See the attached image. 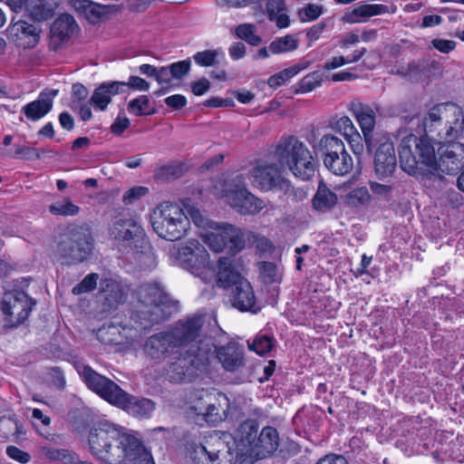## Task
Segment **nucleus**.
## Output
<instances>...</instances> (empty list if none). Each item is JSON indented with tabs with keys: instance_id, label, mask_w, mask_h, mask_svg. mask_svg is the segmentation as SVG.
<instances>
[{
	"instance_id": "obj_1",
	"label": "nucleus",
	"mask_w": 464,
	"mask_h": 464,
	"mask_svg": "<svg viewBox=\"0 0 464 464\" xmlns=\"http://www.w3.org/2000/svg\"><path fill=\"white\" fill-rule=\"evenodd\" d=\"M407 135L401 140L399 148V159L401 169L410 175H420L426 186H430V180H440L436 172L437 155L434 144L429 138Z\"/></svg>"
},
{
	"instance_id": "obj_2",
	"label": "nucleus",
	"mask_w": 464,
	"mask_h": 464,
	"mask_svg": "<svg viewBox=\"0 0 464 464\" xmlns=\"http://www.w3.org/2000/svg\"><path fill=\"white\" fill-rule=\"evenodd\" d=\"M136 300L130 324L137 331L150 330L170 316L171 300L158 282L140 285L136 290Z\"/></svg>"
},
{
	"instance_id": "obj_3",
	"label": "nucleus",
	"mask_w": 464,
	"mask_h": 464,
	"mask_svg": "<svg viewBox=\"0 0 464 464\" xmlns=\"http://www.w3.org/2000/svg\"><path fill=\"white\" fill-rule=\"evenodd\" d=\"M81 376L89 389L110 403L121 407L134 416L149 417L155 410L153 401L129 395L114 382L98 373L88 365L82 367Z\"/></svg>"
},
{
	"instance_id": "obj_4",
	"label": "nucleus",
	"mask_w": 464,
	"mask_h": 464,
	"mask_svg": "<svg viewBox=\"0 0 464 464\" xmlns=\"http://www.w3.org/2000/svg\"><path fill=\"white\" fill-rule=\"evenodd\" d=\"M426 135L444 141L459 139L464 130V113L455 103H441L430 108L422 120Z\"/></svg>"
},
{
	"instance_id": "obj_5",
	"label": "nucleus",
	"mask_w": 464,
	"mask_h": 464,
	"mask_svg": "<svg viewBox=\"0 0 464 464\" xmlns=\"http://www.w3.org/2000/svg\"><path fill=\"white\" fill-rule=\"evenodd\" d=\"M214 343L212 339L203 340L185 352H179L168 364L166 374L172 382H191L197 371L205 369L209 363Z\"/></svg>"
},
{
	"instance_id": "obj_6",
	"label": "nucleus",
	"mask_w": 464,
	"mask_h": 464,
	"mask_svg": "<svg viewBox=\"0 0 464 464\" xmlns=\"http://www.w3.org/2000/svg\"><path fill=\"white\" fill-rule=\"evenodd\" d=\"M111 237L135 251L136 260L143 268L156 266V256L142 227L131 218H117L110 228Z\"/></svg>"
},
{
	"instance_id": "obj_7",
	"label": "nucleus",
	"mask_w": 464,
	"mask_h": 464,
	"mask_svg": "<svg viewBox=\"0 0 464 464\" xmlns=\"http://www.w3.org/2000/svg\"><path fill=\"white\" fill-rule=\"evenodd\" d=\"M274 159L297 178L310 179L315 173L316 162L304 143L295 137L282 139L273 153Z\"/></svg>"
},
{
	"instance_id": "obj_8",
	"label": "nucleus",
	"mask_w": 464,
	"mask_h": 464,
	"mask_svg": "<svg viewBox=\"0 0 464 464\" xmlns=\"http://www.w3.org/2000/svg\"><path fill=\"white\" fill-rule=\"evenodd\" d=\"M132 435L121 433L113 424L101 422L89 433V446L92 455L110 464L121 462L126 447L125 439Z\"/></svg>"
},
{
	"instance_id": "obj_9",
	"label": "nucleus",
	"mask_w": 464,
	"mask_h": 464,
	"mask_svg": "<svg viewBox=\"0 0 464 464\" xmlns=\"http://www.w3.org/2000/svg\"><path fill=\"white\" fill-rule=\"evenodd\" d=\"M150 220L157 235L169 241L180 239L189 227V219L183 209L171 202L160 203L153 210Z\"/></svg>"
},
{
	"instance_id": "obj_10",
	"label": "nucleus",
	"mask_w": 464,
	"mask_h": 464,
	"mask_svg": "<svg viewBox=\"0 0 464 464\" xmlns=\"http://www.w3.org/2000/svg\"><path fill=\"white\" fill-rule=\"evenodd\" d=\"M92 250V237L88 227H73L62 234L55 255L65 265H76L88 258Z\"/></svg>"
},
{
	"instance_id": "obj_11",
	"label": "nucleus",
	"mask_w": 464,
	"mask_h": 464,
	"mask_svg": "<svg viewBox=\"0 0 464 464\" xmlns=\"http://www.w3.org/2000/svg\"><path fill=\"white\" fill-rule=\"evenodd\" d=\"M36 305V300L24 291L14 289L5 292L0 302L5 327L16 328L24 324Z\"/></svg>"
},
{
	"instance_id": "obj_12",
	"label": "nucleus",
	"mask_w": 464,
	"mask_h": 464,
	"mask_svg": "<svg viewBox=\"0 0 464 464\" xmlns=\"http://www.w3.org/2000/svg\"><path fill=\"white\" fill-rule=\"evenodd\" d=\"M172 254L179 265L194 276L207 281L212 273L209 255L197 240H188L179 248L174 247Z\"/></svg>"
},
{
	"instance_id": "obj_13",
	"label": "nucleus",
	"mask_w": 464,
	"mask_h": 464,
	"mask_svg": "<svg viewBox=\"0 0 464 464\" xmlns=\"http://www.w3.org/2000/svg\"><path fill=\"white\" fill-rule=\"evenodd\" d=\"M211 230H206L200 237L203 242L214 252L219 253L227 248L233 253H238L242 250L240 241V228L230 225L212 222L209 223Z\"/></svg>"
},
{
	"instance_id": "obj_14",
	"label": "nucleus",
	"mask_w": 464,
	"mask_h": 464,
	"mask_svg": "<svg viewBox=\"0 0 464 464\" xmlns=\"http://www.w3.org/2000/svg\"><path fill=\"white\" fill-rule=\"evenodd\" d=\"M436 172L440 180H430V186L440 188L444 183V174L456 175L463 166L464 144L455 140L444 141L437 150Z\"/></svg>"
},
{
	"instance_id": "obj_15",
	"label": "nucleus",
	"mask_w": 464,
	"mask_h": 464,
	"mask_svg": "<svg viewBox=\"0 0 464 464\" xmlns=\"http://www.w3.org/2000/svg\"><path fill=\"white\" fill-rule=\"evenodd\" d=\"M204 323L205 316L195 314L179 319L169 328L179 349L187 346L190 348L203 340L209 339L208 337L201 338Z\"/></svg>"
},
{
	"instance_id": "obj_16",
	"label": "nucleus",
	"mask_w": 464,
	"mask_h": 464,
	"mask_svg": "<svg viewBox=\"0 0 464 464\" xmlns=\"http://www.w3.org/2000/svg\"><path fill=\"white\" fill-rule=\"evenodd\" d=\"M369 152H373V168L379 179L392 175L397 167V158L393 142L386 134L373 141L371 147H366Z\"/></svg>"
},
{
	"instance_id": "obj_17",
	"label": "nucleus",
	"mask_w": 464,
	"mask_h": 464,
	"mask_svg": "<svg viewBox=\"0 0 464 464\" xmlns=\"http://www.w3.org/2000/svg\"><path fill=\"white\" fill-rule=\"evenodd\" d=\"M284 169L278 161H264L252 168L249 175L253 184L263 190L287 189L288 180L282 176Z\"/></svg>"
},
{
	"instance_id": "obj_18",
	"label": "nucleus",
	"mask_w": 464,
	"mask_h": 464,
	"mask_svg": "<svg viewBox=\"0 0 464 464\" xmlns=\"http://www.w3.org/2000/svg\"><path fill=\"white\" fill-rule=\"evenodd\" d=\"M227 446L219 437H210L204 444H191L189 446V458L194 464H227L223 463L220 453L226 450Z\"/></svg>"
},
{
	"instance_id": "obj_19",
	"label": "nucleus",
	"mask_w": 464,
	"mask_h": 464,
	"mask_svg": "<svg viewBox=\"0 0 464 464\" xmlns=\"http://www.w3.org/2000/svg\"><path fill=\"white\" fill-rule=\"evenodd\" d=\"M179 347L169 331H162L152 334L144 343L145 354L154 361H163L178 353Z\"/></svg>"
},
{
	"instance_id": "obj_20",
	"label": "nucleus",
	"mask_w": 464,
	"mask_h": 464,
	"mask_svg": "<svg viewBox=\"0 0 464 464\" xmlns=\"http://www.w3.org/2000/svg\"><path fill=\"white\" fill-rule=\"evenodd\" d=\"M348 108L359 123L366 147H371L375 140L386 135L384 133H373L376 114L369 105L353 101L350 102Z\"/></svg>"
},
{
	"instance_id": "obj_21",
	"label": "nucleus",
	"mask_w": 464,
	"mask_h": 464,
	"mask_svg": "<svg viewBox=\"0 0 464 464\" xmlns=\"http://www.w3.org/2000/svg\"><path fill=\"white\" fill-rule=\"evenodd\" d=\"M214 353L224 370L227 372H236L244 366V350L236 343H228L222 346L214 343L211 355Z\"/></svg>"
},
{
	"instance_id": "obj_22",
	"label": "nucleus",
	"mask_w": 464,
	"mask_h": 464,
	"mask_svg": "<svg viewBox=\"0 0 464 464\" xmlns=\"http://www.w3.org/2000/svg\"><path fill=\"white\" fill-rule=\"evenodd\" d=\"M329 126L344 137L356 156L362 154L364 150V146L362 142V138L348 116L331 118Z\"/></svg>"
},
{
	"instance_id": "obj_23",
	"label": "nucleus",
	"mask_w": 464,
	"mask_h": 464,
	"mask_svg": "<svg viewBox=\"0 0 464 464\" xmlns=\"http://www.w3.org/2000/svg\"><path fill=\"white\" fill-rule=\"evenodd\" d=\"M227 203L242 215H253L260 211L263 201L245 188L231 191L226 195Z\"/></svg>"
},
{
	"instance_id": "obj_24",
	"label": "nucleus",
	"mask_w": 464,
	"mask_h": 464,
	"mask_svg": "<svg viewBox=\"0 0 464 464\" xmlns=\"http://www.w3.org/2000/svg\"><path fill=\"white\" fill-rule=\"evenodd\" d=\"M229 302L233 307L239 311H252L256 304V296L250 283L247 280H242L231 286L229 289Z\"/></svg>"
},
{
	"instance_id": "obj_25",
	"label": "nucleus",
	"mask_w": 464,
	"mask_h": 464,
	"mask_svg": "<svg viewBox=\"0 0 464 464\" xmlns=\"http://www.w3.org/2000/svg\"><path fill=\"white\" fill-rule=\"evenodd\" d=\"M126 86L125 82H106L100 84L93 91L90 98V104L99 111H105L111 103L112 96L122 92V88Z\"/></svg>"
},
{
	"instance_id": "obj_26",
	"label": "nucleus",
	"mask_w": 464,
	"mask_h": 464,
	"mask_svg": "<svg viewBox=\"0 0 464 464\" xmlns=\"http://www.w3.org/2000/svg\"><path fill=\"white\" fill-rule=\"evenodd\" d=\"M278 445L279 437L276 430L267 426L258 434L250 450L257 458L264 459L275 452Z\"/></svg>"
},
{
	"instance_id": "obj_27",
	"label": "nucleus",
	"mask_w": 464,
	"mask_h": 464,
	"mask_svg": "<svg viewBox=\"0 0 464 464\" xmlns=\"http://www.w3.org/2000/svg\"><path fill=\"white\" fill-rule=\"evenodd\" d=\"M20 8L24 7L35 21L51 18L57 6V0H13Z\"/></svg>"
},
{
	"instance_id": "obj_28",
	"label": "nucleus",
	"mask_w": 464,
	"mask_h": 464,
	"mask_svg": "<svg viewBox=\"0 0 464 464\" xmlns=\"http://www.w3.org/2000/svg\"><path fill=\"white\" fill-rule=\"evenodd\" d=\"M78 26L74 18L70 14H62L51 27V41L54 48L67 42L77 31Z\"/></svg>"
},
{
	"instance_id": "obj_29",
	"label": "nucleus",
	"mask_w": 464,
	"mask_h": 464,
	"mask_svg": "<svg viewBox=\"0 0 464 464\" xmlns=\"http://www.w3.org/2000/svg\"><path fill=\"white\" fill-rule=\"evenodd\" d=\"M126 447H124V455L121 461L123 464H154L152 457L147 451L142 443L134 436L130 439H125Z\"/></svg>"
},
{
	"instance_id": "obj_30",
	"label": "nucleus",
	"mask_w": 464,
	"mask_h": 464,
	"mask_svg": "<svg viewBox=\"0 0 464 464\" xmlns=\"http://www.w3.org/2000/svg\"><path fill=\"white\" fill-rule=\"evenodd\" d=\"M388 13V6L382 4H367L361 2L353 11L343 16V21L349 24L364 23L374 15Z\"/></svg>"
},
{
	"instance_id": "obj_31",
	"label": "nucleus",
	"mask_w": 464,
	"mask_h": 464,
	"mask_svg": "<svg viewBox=\"0 0 464 464\" xmlns=\"http://www.w3.org/2000/svg\"><path fill=\"white\" fill-rule=\"evenodd\" d=\"M57 91L51 93L41 92L38 99L24 105L21 111L30 121H35L46 115L53 108V99Z\"/></svg>"
},
{
	"instance_id": "obj_32",
	"label": "nucleus",
	"mask_w": 464,
	"mask_h": 464,
	"mask_svg": "<svg viewBox=\"0 0 464 464\" xmlns=\"http://www.w3.org/2000/svg\"><path fill=\"white\" fill-rule=\"evenodd\" d=\"M312 147L315 155L322 159L323 163L326 160V158L341 153L345 149L343 141L331 133L324 134L314 141Z\"/></svg>"
},
{
	"instance_id": "obj_33",
	"label": "nucleus",
	"mask_w": 464,
	"mask_h": 464,
	"mask_svg": "<svg viewBox=\"0 0 464 464\" xmlns=\"http://www.w3.org/2000/svg\"><path fill=\"white\" fill-rule=\"evenodd\" d=\"M324 165L331 173L336 176H344L353 169V160L346 149H343L341 153L326 158Z\"/></svg>"
},
{
	"instance_id": "obj_34",
	"label": "nucleus",
	"mask_w": 464,
	"mask_h": 464,
	"mask_svg": "<svg viewBox=\"0 0 464 464\" xmlns=\"http://www.w3.org/2000/svg\"><path fill=\"white\" fill-rule=\"evenodd\" d=\"M218 281L228 289H231L232 285H235L243 278L240 274L234 268L232 265V259L227 256H222L219 258L218 263Z\"/></svg>"
},
{
	"instance_id": "obj_35",
	"label": "nucleus",
	"mask_w": 464,
	"mask_h": 464,
	"mask_svg": "<svg viewBox=\"0 0 464 464\" xmlns=\"http://www.w3.org/2000/svg\"><path fill=\"white\" fill-rule=\"evenodd\" d=\"M100 291L110 308H115L124 301V293L118 282L111 278H103L100 281Z\"/></svg>"
},
{
	"instance_id": "obj_36",
	"label": "nucleus",
	"mask_w": 464,
	"mask_h": 464,
	"mask_svg": "<svg viewBox=\"0 0 464 464\" xmlns=\"http://www.w3.org/2000/svg\"><path fill=\"white\" fill-rule=\"evenodd\" d=\"M337 203V196L324 183H320L313 198V206L320 211H327Z\"/></svg>"
},
{
	"instance_id": "obj_37",
	"label": "nucleus",
	"mask_w": 464,
	"mask_h": 464,
	"mask_svg": "<svg viewBox=\"0 0 464 464\" xmlns=\"http://www.w3.org/2000/svg\"><path fill=\"white\" fill-rule=\"evenodd\" d=\"M240 241L242 249L246 246L255 248L260 252H267L272 248V243L264 236L256 234L252 231H243L240 229Z\"/></svg>"
},
{
	"instance_id": "obj_38",
	"label": "nucleus",
	"mask_w": 464,
	"mask_h": 464,
	"mask_svg": "<svg viewBox=\"0 0 464 464\" xmlns=\"http://www.w3.org/2000/svg\"><path fill=\"white\" fill-rule=\"evenodd\" d=\"M44 454L49 460L60 461L62 464H77L79 461L75 453L65 449H45Z\"/></svg>"
},
{
	"instance_id": "obj_39",
	"label": "nucleus",
	"mask_w": 464,
	"mask_h": 464,
	"mask_svg": "<svg viewBox=\"0 0 464 464\" xmlns=\"http://www.w3.org/2000/svg\"><path fill=\"white\" fill-rule=\"evenodd\" d=\"M220 58H224V53L219 50H205L193 55L195 63L202 67L218 65Z\"/></svg>"
},
{
	"instance_id": "obj_40",
	"label": "nucleus",
	"mask_w": 464,
	"mask_h": 464,
	"mask_svg": "<svg viewBox=\"0 0 464 464\" xmlns=\"http://www.w3.org/2000/svg\"><path fill=\"white\" fill-rule=\"evenodd\" d=\"M298 46V41L292 35H285L274 40L269 44V51L274 53H281L285 52L294 51Z\"/></svg>"
},
{
	"instance_id": "obj_41",
	"label": "nucleus",
	"mask_w": 464,
	"mask_h": 464,
	"mask_svg": "<svg viewBox=\"0 0 464 464\" xmlns=\"http://www.w3.org/2000/svg\"><path fill=\"white\" fill-rule=\"evenodd\" d=\"M258 423L255 420H246L240 425L241 440L249 446L250 449L258 436Z\"/></svg>"
},
{
	"instance_id": "obj_42",
	"label": "nucleus",
	"mask_w": 464,
	"mask_h": 464,
	"mask_svg": "<svg viewBox=\"0 0 464 464\" xmlns=\"http://www.w3.org/2000/svg\"><path fill=\"white\" fill-rule=\"evenodd\" d=\"M49 211L55 216L69 217L77 215L80 208L74 205L69 198H63L50 205Z\"/></svg>"
},
{
	"instance_id": "obj_43",
	"label": "nucleus",
	"mask_w": 464,
	"mask_h": 464,
	"mask_svg": "<svg viewBox=\"0 0 464 464\" xmlns=\"http://www.w3.org/2000/svg\"><path fill=\"white\" fill-rule=\"evenodd\" d=\"M191 410H193L197 415L204 416L208 422H217L222 420L219 409L210 402H207L204 405L202 403L192 405Z\"/></svg>"
},
{
	"instance_id": "obj_44",
	"label": "nucleus",
	"mask_w": 464,
	"mask_h": 464,
	"mask_svg": "<svg viewBox=\"0 0 464 464\" xmlns=\"http://www.w3.org/2000/svg\"><path fill=\"white\" fill-rule=\"evenodd\" d=\"M324 80V73L314 71L304 76L298 83V92H308L320 86Z\"/></svg>"
},
{
	"instance_id": "obj_45",
	"label": "nucleus",
	"mask_w": 464,
	"mask_h": 464,
	"mask_svg": "<svg viewBox=\"0 0 464 464\" xmlns=\"http://www.w3.org/2000/svg\"><path fill=\"white\" fill-rule=\"evenodd\" d=\"M128 110L136 116L151 115L155 112L154 110H150V100L146 95L130 101Z\"/></svg>"
},
{
	"instance_id": "obj_46",
	"label": "nucleus",
	"mask_w": 464,
	"mask_h": 464,
	"mask_svg": "<svg viewBox=\"0 0 464 464\" xmlns=\"http://www.w3.org/2000/svg\"><path fill=\"white\" fill-rule=\"evenodd\" d=\"M237 35L245 40L246 43L253 46H256L261 43V38L256 34V27L250 24H243L237 27Z\"/></svg>"
},
{
	"instance_id": "obj_47",
	"label": "nucleus",
	"mask_w": 464,
	"mask_h": 464,
	"mask_svg": "<svg viewBox=\"0 0 464 464\" xmlns=\"http://www.w3.org/2000/svg\"><path fill=\"white\" fill-rule=\"evenodd\" d=\"M259 271L262 280L266 284H273L280 280V274L278 273L277 266L272 262L259 263Z\"/></svg>"
},
{
	"instance_id": "obj_48",
	"label": "nucleus",
	"mask_w": 464,
	"mask_h": 464,
	"mask_svg": "<svg viewBox=\"0 0 464 464\" xmlns=\"http://www.w3.org/2000/svg\"><path fill=\"white\" fill-rule=\"evenodd\" d=\"M273 345V338L266 334L257 335L251 343H248L249 349L260 355L270 352Z\"/></svg>"
},
{
	"instance_id": "obj_49",
	"label": "nucleus",
	"mask_w": 464,
	"mask_h": 464,
	"mask_svg": "<svg viewBox=\"0 0 464 464\" xmlns=\"http://www.w3.org/2000/svg\"><path fill=\"white\" fill-rule=\"evenodd\" d=\"M97 338L104 344L120 343L119 330L115 325L102 326L97 332Z\"/></svg>"
},
{
	"instance_id": "obj_50",
	"label": "nucleus",
	"mask_w": 464,
	"mask_h": 464,
	"mask_svg": "<svg viewBox=\"0 0 464 464\" xmlns=\"http://www.w3.org/2000/svg\"><path fill=\"white\" fill-rule=\"evenodd\" d=\"M183 173L184 166L182 164H171L160 168L157 176L163 180H172L181 177Z\"/></svg>"
},
{
	"instance_id": "obj_51",
	"label": "nucleus",
	"mask_w": 464,
	"mask_h": 464,
	"mask_svg": "<svg viewBox=\"0 0 464 464\" xmlns=\"http://www.w3.org/2000/svg\"><path fill=\"white\" fill-rule=\"evenodd\" d=\"M99 279V275L96 273H91L87 275L81 283L76 285L72 292L74 295H81L83 293H87L92 291L97 286V282Z\"/></svg>"
},
{
	"instance_id": "obj_52",
	"label": "nucleus",
	"mask_w": 464,
	"mask_h": 464,
	"mask_svg": "<svg viewBox=\"0 0 464 464\" xmlns=\"http://www.w3.org/2000/svg\"><path fill=\"white\" fill-rule=\"evenodd\" d=\"M185 210L187 217L191 218L194 224L199 227H209V223L213 222L206 218L201 211L194 206L186 205Z\"/></svg>"
},
{
	"instance_id": "obj_53",
	"label": "nucleus",
	"mask_w": 464,
	"mask_h": 464,
	"mask_svg": "<svg viewBox=\"0 0 464 464\" xmlns=\"http://www.w3.org/2000/svg\"><path fill=\"white\" fill-rule=\"evenodd\" d=\"M12 30L15 33V34H21L24 36H31L34 42L37 40L38 28L25 21H18L13 25Z\"/></svg>"
},
{
	"instance_id": "obj_54",
	"label": "nucleus",
	"mask_w": 464,
	"mask_h": 464,
	"mask_svg": "<svg viewBox=\"0 0 464 464\" xmlns=\"http://www.w3.org/2000/svg\"><path fill=\"white\" fill-rule=\"evenodd\" d=\"M370 198L368 189L363 187L353 189L348 195L349 202L353 206L364 205L368 203Z\"/></svg>"
},
{
	"instance_id": "obj_55",
	"label": "nucleus",
	"mask_w": 464,
	"mask_h": 464,
	"mask_svg": "<svg viewBox=\"0 0 464 464\" xmlns=\"http://www.w3.org/2000/svg\"><path fill=\"white\" fill-rule=\"evenodd\" d=\"M149 192L148 188L143 186L133 187L128 189L123 195L122 200L124 204L130 205L145 196Z\"/></svg>"
},
{
	"instance_id": "obj_56",
	"label": "nucleus",
	"mask_w": 464,
	"mask_h": 464,
	"mask_svg": "<svg viewBox=\"0 0 464 464\" xmlns=\"http://www.w3.org/2000/svg\"><path fill=\"white\" fill-rule=\"evenodd\" d=\"M190 65V60H183L170 64L169 67L170 69L172 78L181 79L188 73Z\"/></svg>"
},
{
	"instance_id": "obj_57",
	"label": "nucleus",
	"mask_w": 464,
	"mask_h": 464,
	"mask_svg": "<svg viewBox=\"0 0 464 464\" xmlns=\"http://www.w3.org/2000/svg\"><path fill=\"white\" fill-rule=\"evenodd\" d=\"M264 0H219L218 5L220 6H230L236 8H241L248 5L254 6V8H261Z\"/></svg>"
},
{
	"instance_id": "obj_58",
	"label": "nucleus",
	"mask_w": 464,
	"mask_h": 464,
	"mask_svg": "<svg viewBox=\"0 0 464 464\" xmlns=\"http://www.w3.org/2000/svg\"><path fill=\"white\" fill-rule=\"evenodd\" d=\"M72 102L71 105L84 103L88 98L89 92L82 83H74L72 87Z\"/></svg>"
},
{
	"instance_id": "obj_59",
	"label": "nucleus",
	"mask_w": 464,
	"mask_h": 464,
	"mask_svg": "<svg viewBox=\"0 0 464 464\" xmlns=\"http://www.w3.org/2000/svg\"><path fill=\"white\" fill-rule=\"evenodd\" d=\"M321 14L322 6L313 4H309L299 12L300 18L303 22L315 20Z\"/></svg>"
},
{
	"instance_id": "obj_60",
	"label": "nucleus",
	"mask_w": 464,
	"mask_h": 464,
	"mask_svg": "<svg viewBox=\"0 0 464 464\" xmlns=\"http://www.w3.org/2000/svg\"><path fill=\"white\" fill-rule=\"evenodd\" d=\"M103 14L102 8L99 4L90 0V5L86 7L82 15L91 23H95Z\"/></svg>"
},
{
	"instance_id": "obj_61",
	"label": "nucleus",
	"mask_w": 464,
	"mask_h": 464,
	"mask_svg": "<svg viewBox=\"0 0 464 464\" xmlns=\"http://www.w3.org/2000/svg\"><path fill=\"white\" fill-rule=\"evenodd\" d=\"M279 190L283 191L287 196V199H289L293 202L302 201L304 198H306V197H307L306 191H304L303 188H300L292 187L289 181H288L287 189H279Z\"/></svg>"
},
{
	"instance_id": "obj_62",
	"label": "nucleus",
	"mask_w": 464,
	"mask_h": 464,
	"mask_svg": "<svg viewBox=\"0 0 464 464\" xmlns=\"http://www.w3.org/2000/svg\"><path fill=\"white\" fill-rule=\"evenodd\" d=\"M285 8L284 0H268L266 3V13L269 20L276 19V15L280 14Z\"/></svg>"
},
{
	"instance_id": "obj_63",
	"label": "nucleus",
	"mask_w": 464,
	"mask_h": 464,
	"mask_svg": "<svg viewBox=\"0 0 464 464\" xmlns=\"http://www.w3.org/2000/svg\"><path fill=\"white\" fill-rule=\"evenodd\" d=\"M6 454L11 459L17 460L20 463L25 464L30 460V455L18 449L15 446H8L6 449Z\"/></svg>"
},
{
	"instance_id": "obj_64",
	"label": "nucleus",
	"mask_w": 464,
	"mask_h": 464,
	"mask_svg": "<svg viewBox=\"0 0 464 464\" xmlns=\"http://www.w3.org/2000/svg\"><path fill=\"white\" fill-rule=\"evenodd\" d=\"M15 155L17 157H20V158L25 159V160L40 159L41 158L40 151H38L37 150H35L34 148L26 147V146H17L15 148Z\"/></svg>"
}]
</instances>
